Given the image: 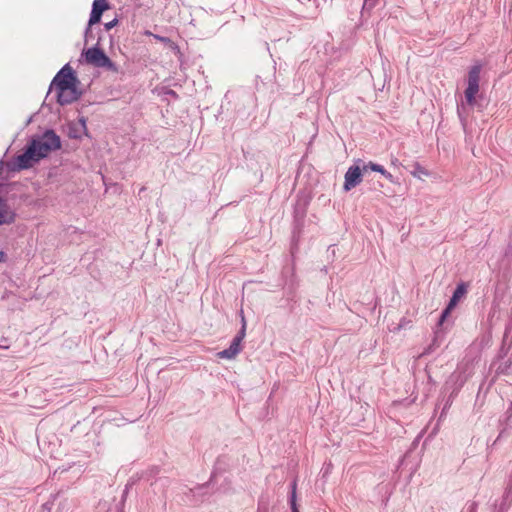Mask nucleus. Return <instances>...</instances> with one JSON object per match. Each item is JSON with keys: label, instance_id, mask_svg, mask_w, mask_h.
<instances>
[{"label": "nucleus", "instance_id": "obj_1", "mask_svg": "<svg viewBox=\"0 0 512 512\" xmlns=\"http://www.w3.org/2000/svg\"><path fill=\"white\" fill-rule=\"evenodd\" d=\"M61 147L60 137L54 130L48 129L42 135L35 136L26 146L23 153L17 155L9 164L12 171L28 169L34 163L48 156Z\"/></svg>", "mask_w": 512, "mask_h": 512}, {"label": "nucleus", "instance_id": "obj_13", "mask_svg": "<svg viewBox=\"0 0 512 512\" xmlns=\"http://www.w3.org/2000/svg\"><path fill=\"white\" fill-rule=\"evenodd\" d=\"M290 504H291V511L292 512H299L297 504H296V483H293V489H292Z\"/></svg>", "mask_w": 512, "mask_h": 512}, {"label": "nucleus", "instance_id": "obj_22", "mask_svg": "<svg viewBox=\"0 0 512 512\" xmlns=\"http://www.w3.org/2000/svg\"><path fill=\"white\" fill-rule=\"evenodd\" d=\"M108 512H112V510H111V509H109V511H108ZM113 512H119V511H118V509H117V508H115Z\"/></svg>", "mask_w": 512, "mask_h": 512}, {"label": "nucleus", "instance_id": "obj_6", "mask_svg": "<svg viewBox=\"0 0 512 512\" xmlns=\"http://www.w3.org/2000/svg\"><path fill=\"white\" fill-rule=\"evenodd\" d=\"M466 293L467 285L463 282L458 284L453 292L452 297L450 298L448 305L441 313L439 324H442L443 321L450 315L451 311L457 306L458 302L466 295Z\"/></svg>", "mask_w": 512, "mask_h": 512}, {"label": "nucleus", "instance_id": "obj_4", "mask_svg": "<svg viewBox=\"0 0 512 512\" xmlns=\"http://www.w3.org/2000/svg\"><path fill=\"white\" fill-rule=\"evenodd\" d=\"M481 65L472 66L468 73L467 88L465 90V99L469 105L475 104V96L479 92V80L481 73Z\"/></svg>", "mask_w": 512, "mask_h": 512}, {"label": "nucleus", "instance_id": "obj_10", "mask_svg": "<svg viewBox=\"0 0 512 512\" xmlns=\"http://www.w3.org/2000/svg\"><path fill=\"white\" fill-rule=\"evenodd\" d=\"M241 351V344L238 339H233L230 346L218 353V356L223 359H233Z\"/></svg>", "mask_w": 512, "mask_h": 512}, {"label": "nucleus", "instance_id": "obj_21", "mask_svg": "<svg viewBox=\"0 0 512 512\" xmlns=\"http://www.w3.org/2000/svg\"><path fill=\"white\" fill-rule=\"evenodd\" d=\"M457 111H458L459 116L461 117V112H460V107L459 106L457 108Z\"/></svg>", "mask_w": 512, "mask_h": 512}, {"label": "nucleus", "instance_id": "obj_9", "mask_svg": "<svg viewBox=\"0 0 512 512\" xmlns=\"http://www.w3.org/2000/svg\"><path fill=\"white\" fill-rule=\"evenodd\" d=\"M15 218V212L0 197V225L11 224L15 221Z\"/></svg>", "mask_w": 512, "mask_h": 512}, {"label": "nucleus", "instance_id": "obj_19", "mask_svg": "<svg viewBox=\"0 0 512 512\" xmlns=\"http://www.w3.org/2000/svg\"><path fill=\"white\" fill-rule=\"evenodd\" d=\"M6 258H7V255L3 251H0V263L5 262Z\"/></svg>", "mask_w": 512, "mask_h": 512}, {"label": "nucleus", "instance_id": "obj_14", "mask_svg": "<svg viewBox=\"0 0 512 512\" xmlns=\"http://www.w3.org/2000/svg\"><path fill=\"white\" fill-rule=\"evenodd\" d=\"M245 333H246V321H245L244 316H242V327L233 339H238L239 343L241 344L242 340L245 337Z\"/></svg>", "mask_w": 512, "mask_h": 512}, {"label": "nucleus", "instance_id": "obj_8", "mask_svg": "<svg viewBox=\"0 0 512 512\" xmlns=\"http://www.w3.org/2000/svg\"><path fill=\"white\" fill-rule=\"evenodd\" d=\"M57 92V102L60 105L71 104L74 101L78 100L81 93L77 90V88H70L68 90H56Z\"/></svg>", "mask_w": 512, "mask_h": 512}, {"label": "nucleus", "instance_id": "obj_12", "mask_svg": "<svg viewBox=\"0 0 512 512\" xmlns=\"http://www.w3.org/2000/svg\"><path fill=\"white\" fill-rule=\"evenodd\" d=\"M368 170H371L374 172H379L389 181H393L392 174L389 173L388 171H386L382 165H379V164H376L373 162H369L367 164L363 163V171L367 172Z\"/></svg>", "mask_w": 512, "mask_h": 512}, {"label": "nucleus", "instance_id": "obj_24", "mask_svg": "<svg viewBox=\"0 0 512 512\" xmlns=\"http://www.w3.org/2000/svg\"><path fill=\"white\" fill-rule=\"evenodd\" d=\"M0 348H8V346L0 345Z\"/></svg>", "mask_w": 512, "mask_h": 512}, {"label": "nucleus", "instance_id": "obj_16", "mask_svg": "<svg viewBox=\"0 0 512 512\" xmlns=\"http://www.w3.org/2000/svg\"><path fill=\"white\" fill-rule=\"evenodd\" d=\"M413 175L420 178L421 175H428V172L422 168L419 164H416V171L413 172Z\"/></svg>", "mask_w": 512, "mask_h": 512}, {"label": "nucleus", "instance_id": "obj_3", "mask_svg": "<svg viewBox=\"0 0 512 512\" xmlns=\"http://www.w3.org/2000/svg\"><path fill=\"white\" fill-rule=\"evenodd\" d=\"M78 82L79 80L70 65L66 64L54 77L51 87H54L55 90H68L71 87L77 88L76 85Z\"/></svg>", "mask_w": 512, "mask_h": 512}, {"label": "nucleus", "instance_id": "obj_18", "mask_svg": "<svg viewBox=\"0 0 512 512\" xmlns=\"http://www.w3.org/2000/svg\"><path fill=\"white\" fill-rule=\"evenodd\" d=\"M467 512H477V503L471 502L467 508Z\"/></svg>", "mask_w": 512, "mask_h": 512}, {"label": "nucleus", "instance_id": "obj_11", "mask_svg": "<svg viewBox=\"0 0 512 512\" xmlns=\"http://www.w3.org/2000/svg\"><path fill=\"white\" fill-rule=\"evenodd\" d=\"M512 502V470L509 476V481L504 492L503 501L499 505V511H506Z\"/></svg>", "mask_w": 512, "mask_h": 512}, {"label": "nucleus", "instance_id": "obj_2", "mask_svg": "<svg viewBox=\"0 0 512 512\" xmlns=\"http://www.w3.org/2000/svg\"><path fill=\"white\" fill-rule=\"evenodd\" d=\"M99 40L100 38H98L93 47L83 52L86 62L97 68H105L111 72H118L117 65L98 47Z\"/></svg>", "mask_w": 512, "mask_h": 512}, {"label": "nucleus", "instance_id": "obj_23", "mask_svg": "<svg viewBox=\"0 0 512 512\" xmlns=\"http://www.w3.org/2000/svg\"><path fill=\"white\" fill-rule=\"evenodd\" d=\"M169 94H171V95H175V91L170 90V91H169Z\"/></svg>", "mask_w": 512, "mask_h": 512}, {"label": "nucleus", "instance_id": "obj_5", "mask_svg": "<svg viewBox=\"0 0 512 512\" xmlns=\"http://www.w3.org/2000/svg\"><path fill=\"white\" fill-rule=\"evenodd\" d=\"M363 173H365L363 167L361 168L359 165L350 166L344 176V191L348 192L359 185L362 182Z\"/></svg>", "mask_w": 512, "mask_h": 512}, {"label": "nucleus", "instance_id": "obj_17", "mask_svg": "<svg viewBox=\"0 0 512 512\" xmlns=\"http://www.w3.org/2000/svg\"><path fill=\"white\" fill-rule=\"evenodd\" d=\"M117 23H118V20L116 18L113 19L110 22L105 23V25H104L105 26V30L106 31L111 30L114 26H116Z\"/></svg>", "mask_w": 512, "mask_h": 512}, {"label": "nucleus", "instance_id": "obj_25", "mask_svg": "<svg viewBox=\"0 0 512 512\" xmlns=\"http://www.w3.org/2000/svg\"><path fill=\"white\" fill-rule=\"evenodd\" d=\"M510 406H511V407H510L509 411H511V412H512V403H510Z\"/></svg>", "mask_w": 512, "mask_h": 512}, {"label": "nucleus", "instance_id": "obj_20", "mask_svg": "<svg viewBox=\"0 0 512 512\" xmlns=\"http://www.w3.org/2000/svg\"><path fill=\"white\" fill-rule=\"evenodd\" d=\"M80 124H81L82 128H83L84 130H86V121H85V119H84V118H81V119H80Z\"/></svg>", "mask_w": 512, "mask_h": 512}, {"label": "nucleus", "instance_id": "obj_15", "mask_svg": "<svg viewBox=\"0 0 512 512\" xmlns=\"http://www.w3.org/2000/svg\"><path fill=\"white\" fill-rule=\"evenodd\" d=\"M84 39H85L86 44L93 42L95 40V35L92 30V26H89V25L87 26V28L85 30Z\"/></svg>", "mask_w": 512, "mask_h": 512}, {"label": "nucleus", "instance_id": "obj_7", "mask_svg": "<svg viewBox=\"0 0 512 512\" xmlns=\"http://www.w3.org/2000/svg\"><path fill=\"white\" fill-rule=\"evenodd\" d=\"M108 8L107 0H94L89 18V26L99 23L103 12Z\"/></svg>", "mask_w": 512, "mask_h": 512}]
</instances>
